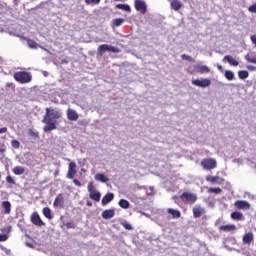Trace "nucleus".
Masks as SVG:
<instances>
[{
  "label": "nucleus",
  "instance_id": "39448f33",
  "mask_svg": "<svg viewBox=\"0 0 256 256\" xmlns=\"http://www.w3.org/2000/svg\"><path fill=\"white\" fill-rule=\"evenodd\" d=\"M201 165L203 169H206L207 171H211V169L217 168V160L213 158H206L202 160Z\"/></svg>",
  "mask_w": 256,
  "mask_h": 256
},
{
  "label": "nucleus",
  "instance_id": "a211bd4d",
  "mask_svg": "<svg viewBox=\"0 0 256 256\" xmlns=\"http://www.w3.org/2000/svg\"><path fill=\"white\" fill-rule=\"evenodd\" d=\"M230 217L231 219H233V221H243V219H245V217L243 216V213L239 211L232 212Z\"/></svg>",
  "mask_w": 256,
  "mask_h": 256
},
{
  "label": "nucleus",
  "instance_id": "3c124183",
  "mask_svg": "<svg viewBox=\"0 0 256 256\" xmlns=\"http://www.w3.org/2000/svg\"><path fill=\"white\" fill-rule=\"evenodd\" d=\"M148 195H155V192L153 190V187L149 188Z\"/></svg>",
  "mask_w": 256,
  "mask_h": 256
},
{
  "label": "nucleus",
  "instance_id": "c85d7f7f",
  "mask_svg": "<svg viewBox=\"0 0 256 256\" xmlns=\"http://www.w3.org/2000/svg\"><path fill=\"white\" fill-rule=\"evenodd\" d=\"M116 9H121L122 11H126V13H131V6H129V4H118L116 5Z\"/></svg>",
  "mask_w": 256,
  "mask_h": 256
},
{
  "label": "nucleus",
  "instance_id": "5701e85b",
  "mask_svg": "<svg viewBox=\"0 0 256 256\" xmlns=\"http://www.w3.org/2000/svg\"><path fill=\"white\" fill-rule=\"evenodd\" d=\"M95 181H99L100 183H107L109 178L106 177L105 174L98 173L94 176Z\"/></svg>",
  "mask_w": 256,
  "mask_h": 256
},
{
  "label": "nucleus",
  "instance_id": "13d9d810",
  "mask_svg": "<svg viewBox=\"0 0 256 256\" xmlns=\"http://www.w3.org/2000/svg\"><path fill=\"white\" fill-rule=\"evenodd\" d=\"M13 1H17V0H13Z\"/></svg>",
  "mask_w": 256,
  "mask_h": 256
},
{
  "label": "nucleus",
  "instance_id": "9d476101",
  "mask_svg": "<svg viewBox=\"0 0 256 256\" xmlns=\"http://www.w3.org/2000/svg\"><path fill=\"white\" fill-rule=\"evenodd\" d=\"M205 213H207V211L205 210V207H203L201 205H196L193 208V215H194L195 218L203 217V215H205Z\"/></svg>",
  "mask_w": 256,
  "mask_h": 256
},
{
  "label": "nucleus",
  "instance_id": "f3484780",
  "mask_svg": "<svg viewBox=\"0 0 256 256\" xmlns=\"http://www.w3.org/2000/svg\"><path fill=\"white\" fill-rule=\"evenodd\" d=\"M254 236H253V232H248L243 236V243L244 245H251V242L253 241Z\"/></svg>",
  "mask_w": 256,
  "mask_h": 256
},
{
  "label": "nucleus",
  "instance_id": "c9c22d12",
  "mask_svg": "<svg viewBox=\"0 0 256 256\" xmlns=\"http://www.w3.org/2000/svg\"><path fill=\"white\" fill-rule=\"evenodd\" d=\"M86 5H99L101 0H85Z\"/></svg>",
  "mask_w": 256,
  "mask_h": 256
},
{
  "label": "nucleus",
  "instance_id": "412c9836",
  "mask_svg": "<svg viewBox=\"0 0 256 256\" xmlns=\"http://www.w3.org/2000/svg\"><path fill=\"white\" fill-rule=\"evenodd\" d=\"M170 7H171V9H173V11H179V9H181V7H183V3L180 0H173L170 3Z\"/></svg>",
  "mask_w": 256,
  "mask_h": 256
},
{
  "label": "nucleus",
  "instance_id": "6e6d98bb",
  "mask_svg": "<svg viewBox=\"0 0 256 256\" xmlns=\"http://www.w3.org/2000/svg\"><path fill=\"white\" fill-rule=\"evenodd\" d=\"M197 200V196H193V201L195 202Z\"/></svg>",
  "mask_w": 256,
  "mask_h": 256
},
{
  "label": "nucleus",
  "instance_id": "423d86ee",
  "mask_svg": "<svg viewBox=\"0 0 256 256\" xmlns=\"http://www.w3.org/2000/svg\"><path fill=\"white\" fill-rule=\"evenodd\" d=\"M134 7L136 11H138L142 15H145V13H147V3L145 2V0H135Z\"/></svg>",
  "mask_w": 256,
  "mask_h": 256
},
{
  "label": "nucleus",
  "instance_id": "37998d69",
  "mask_svg": "<svg viewBox=\"0 0 256 256\" xmlns=\"http://www.w3.org/2000/svg\"><path fill=\"white\" fill-rule=\"evenodd\" d=\"M7 239H9V236H7V234H0V242L7 241Z\"/></svg>",
  "mask_w": 256,
  "mask_h": 256
},
{
  "label": "nucleus",
  "instance_id": "8fccbe9b",
  "mask_svg": "<svg viewBox=\"0 0 256 256\" xmlns=\"http://www.w3.org/2000/svg\"><path fill=\"white\" fill-rule=\"evenodd\" d=\"M3 133H7V127L0 128V135Z\"/></svg>",
  "mask_w": 256,
  "mask_h": 256
},
{
  "label": "nucleus",
  "instance_id": "f704fd0d",
  "mask_svg": "<svg viewBox=\"0 0 256 256\" xmlns=\"http://www.w3.org/2000/svg\"><path fill=\"white\" fill-rule=\"evenodd\" d=\"M223 190L221 188H209L208 193H215V195H219Z\"/></svg>",
  "mask_w": 256,
  "mask_h": 256
},
{
  "label": "nucleus",
  "instance_id": "cd10ccee",
  "mask_svg": "<svg viewBox=\"0 0 256 256\" xmlns=\"http://www.w3.org/2000/svg\"><path fill=\"white\" fill-rule=\"evenodd\" d=\"M119 207H121V209H129V207H131V204L129 203V201L125 200V199H120L118 202Z\"/></svg>",
  "mask_w": 256,
  "mask_h": 256
},
{
  "label": "nucleus",
  "instance_id": "603ef678",
  "mask_svg": "<svg viewBox=\"0 0 256 256\" xmlns=\"http://www.w3.org/2000/svg\"><path fill=\"white\" fill-rule=\"evenodd\" d=\"M86 205H87V207H93V203H92L91 201H88V202L86 203Z\"/></svg>",
  "mask_w": 256,
  "mask_h": 256
},
{
  "label": "nucleus",
  "instance_id": "ddd939ff",
  "mask_svg": "<svg viewBox=\"0 0 256 256\" xmlns=\"http://www.w3.org/2000/svg\"><path fill=\"white\" fill-rule=\"evenodd\" d=\"M194 69H196V72L200 73V75H205L211 71V68H209V66L201 64L194 66Z\"/></svg>",
  "mask_w": 256,
  "mask_h": 256
},
{
  "label": "nucleus",
  "instance_id": "6ab92c4d",
  "mask_svg": "<svg viewBox=\"0 0 256 256\" xmlns=\"http://www.w3.org/2000/svg\"><path fill=\"white\" fill-rule=\"evenodd\" d=\"M115 199V194L113 193H107L103 198H102V205H107L111 203V201Z\"/></svg>",
  "mask_w": 256,
  "mask_h": 256
},
{
  "label": "nucleus",
  "instance_id": "7c9ffc66",
  "mask_svg": "<svg viewBox=\"0 0 256 256\" xmlns=\"http://www.w3.org/2000/svg\"><path fill=\"white\" fill-rule=\"evenodd\" d=\"M42 213H43L44 217H46V219H53V215L51 214V208H49V207L43 208Z\"/></svg>",
  "mask_w": 256,
  "mask_h": 256
},
{
  "label": "nucleus",
  "instance_id": "72a5a7b5",
  "mask_svg": "<svg viewBox=\"0 0 256 256\" xmlns=\"http://www.w3.org/2000/svg\"><path fill=\"white\" fill-rule=\"evenodd\" d=\"M122 23H125V19L117 18L113 21L114 27H121Z\"/></svg>",
  "mask_w": 256,
  "mask_h": 256
},
{
  "label": "nucleus",
  "instance_id": "4be33fe9",
  "mask_svg": "<svg viewBox=\"0 0 256 256\" xmlns=\"http://www.w3.org/2000/svg\"><path fill=\"white\" fill-rule=\"evenodd\" d=\"M223 61H227L229 63V65H232V67H237L239 65V61H237L234 58H232L231 55H226L223 58Z\"/></svg>",
  "mask_w": 256,
  "mask_h": 256
},
{
  "label": "nucleus",
  "instance_id": "a19ab883",
  "mask_svg": "<svg viewBox=\"0 0 256 256\" xmlns=\"http://www.w3.org/2000/svg\"><path fill=\"white\" fill-rule=\"evenodd\" d=\"M6 181L9 183V185H15V180L11 176H7Z\"/></svg>",
  "mask_w": 256,
  "mask_h": 256
},
{
  "label": "nucleus",
  "instance_id": "1a4fd4ad",
  "mask_svg": "<svg viewBox=\"0 0 256 256\" xmlns=\"http://www.w3.org/2000/svg\"><path fill=\"white\" fill-rule=\"evenodd\" d=\"M235 207L237 209H242L243 211H247L251 209V204L245 200H237L235 202Z\"/></svg>",
  "mask_w": 256,
  "mask_h": 256
},
{
  "label": "nucleus",
  "instance_id": "e433bc0d",
  "mask_svg": "<svg viewBox=\"0 0 256 256\" xmlns=\"http://www.w3.org/2000/svg\"><path fill=\"white\" fill-rule=\"evenodd\" d=\"M28 47H30V49H37L38 45L36 44L35 41L29 40L28 41Z\"/></svg>",
  "mask_w": 256,
  "mask_h": 256
},
{
  "label": "nucleus",
  "instance_id": "bb28decb",
  "mask_svg": "<svg viewBox=\"0 0 256 256\" xmlns=\"http://www.w3.org/2000/svg\"><path fill=\"white\" fill-rule=\"evenodd\" d=\"M206 181H209L210 183H221L223 179L219 176H207Z\"/></svg>",
  "mask_w": 256,
  "mask_h": 256
},
{
  "label": "nucleus",
  "instance_id": "de8ad7c7",
  "mask_svg": "<svg viewBox=\"0 0 256 256\" xmlns=\"http://www.w3.org/2000/svg\"><path fill=\"white\" fill-rule=\"evenodd\" d=\"M250 39H251L253 45L256 46V35H252V36L250 37Z\"/></svg>",
  "mask_w": 256,
  "mask_h": 256
},
{
  "label": "nucleus",
  "instance_id": "c03bdc74",
  "mask_svg": "<svg viewBox=\"0 0 256 256\" xmlns=\"http://www.w3.org/2000/svg\"><path fill=\"white\" fill-rule=\"evenodd\" d=\"M248 11H249L250 13H256V4L250 6V7L248 8Z\"/></svg>",
  "mask_w": 256,
  "mask_h": 256
},
{
  "label": "nucleus",
  "instance_id": "2f4dec72",
  "mask_svg": "<svg viewBox=\"0 0 256 256\" xmlns=\"http://www.w3.org/2000/svg\"><path fill=\"white\" fill-rule=\"evenodd\" d=\"M224 77H226L228 81H233V79H235V73H233V71L231 70H226L224 73Z\"/></svg>",
  "mask_w": 256,
  "mask_h": 256
},
{
  "label": "nucleus",
  "instance_id": "aec40b11",
  "mask_svg": "<svg viewBox=\"0 0 256 256\" xmlns=\"http://www.w3.org/2000/svg\"><path fill=\"white\" fill-rule=\"evenodd\" d=\"M167 213L172 216V219H179L181 217V211L173 208H168Z\"/></svg>",
  "mask_w": 256,
  "mask_h": 256
},
{
  "label": "nucleus",
  "instance_id": "a18cd8bd",
  "mask_svg": "<svg viewBox=\"0 0 256 256\" xmlns=\"http://www.w3.org/2000/svg\"><path fill=\"white\" fill-rule=\"evenodd\" d=\"M1 249L6 253V255H11V249H7L5 247H1Z\"/></svg>",
  "mask_w": 256,
  "mask_h": 256
},
{
  "label": "nucleus",
  "instance_id": "4468645a",
  "mask_svg": "<svg viewBox=\"0 0 256 256\" xmlns=\"http://www.w3.org/2000/svg\"><path fill=\"white\" fill-rule=\"evenodd\" d=\"M53 205L55 207L63 208V206L65 205V198L63 197V194H58L56 196Z\"/></svg>",
  "mask_w": 256,
  "mask_h": 256
},
{
  "label": "nucleus",
  "instance_id": "a878e982",
  "mask_svg": "<svg viewBox=\"0 0 256 256\" xmlns=\"http://www.w3.org/2000/svg\"><path fill=\"white\" fill-rule=\"evenodd\" d=\"M2 207L4 209L5 215H9V213H11V202L9 201L2 202Z\"/></svg>",
  "mask_w": 256,
  "mask_h": 256
},
{
  "label": "nucleus",
  "instance_id": "4d7b16f0",
  "mask_svg": "<svg viewBox=\"0 0 256 256\" xmlns=\"http://www.w3.org/2000/svg\"><path fill=\"white\" fill-rule=\"evenodd\" d=\"M172 199H177V197H176V196H173Z\"/></svg>",
  "mask_w": 256,
  "mask_h": 256
},
{
  "label": "nucleus",
  "instance_id": "9b49d317",
  "mask_svg": "<svg viewBox=\"0 0 256 256\" xmlns=\"http://www.w3.org/2000/svg\"><path fill=\"white\" fill-rule=\"evenodd\" d=\"M77 164L75 162H71L68 167L67 179H73L77 173Z\"/></svg>",
  "mask_w": 256,
  "mask_h": 256
},
{
  "label": "nucleus",
  "instance_id": "f257e3e1",
  "mask_svg": "<svg viewBox=\"0 0 256 256\" xmlns=\"http://www.w3.org/2000/svg\"><path fill=\"white\" fill-rule=\"evenodd\" d=\"M63 117V112L58 108H46L45 115L42 119V123L46 124L43 127L44 133H50V131H55L57 129V119H61Z\"/></svg>",
  "mask_w": 256,
  "mask_h": 256
},
{
  "label": "nucleus",
  "instance_id": "5fc2aeb1",
  "mask_svg": "<svg viewBox=\"0 0 256 256\" xmlns=\"http://www.w3.org/2000/svg\"><path fill=\"white\" fill-rule=\"evenodd\" d=\"M218 69H219V71H223V66L222 65H218Z\"/></svg>",
  "mask_w": 256,
  "mask_h": 256
},
{
  "label": "nucleus",
  "instance_id": "49530a36",
  "mask_svg": "<svg viewBox=\"0 0 256 256\" xmlns=\"http://www.w3.org/2000/svg\"><path fill=\"white\" fill-rule=\"evenodd\" d=\"M73 183H74V185H76V187H81V182L79 180L74 179Z\"/></svg>",
  "mask_w": 256,
  "mask_h": 256
},
{
  "label": "nucleus",
  "instance_id": "09e8293b",
  "mask_svg": "<svg viewBox=\"0 0 256 256\" xmlns=\"http://www.w3.org/2000/svg\"><path fill=\"white\" fill-rule=\"evenodd\" d=\"M247 69H248L249 71H255V70H256V67L253 66V65H248V66H247Z\"/></svg>",
  "mask_w": 256,
  "mask_h": 256
},
{
  "label": "nucleus",
  "instance_id": "f8f14e48",
  "mask_svg": "<svg viewBox=\"0 0 256 256\" xmlns=\"http://www.w3.org/2000/svg\"><path fill=\"white\" fill-rule=\"evenodd\" d=\"M66 115L68 118V121H77L79 119V114L77 113V111L68 108V110L66 111Z\"/></svg>",
  "mask_w": 256,
  "mask_h": 256
},
{
  "label": "nucleus",
  "instance_id": "0eeeda50",
  "mask_svg": "<svg viewBox=\"0 0 256 256\" xmlns=\"http://www.w3.org/2000/svg\"><path fill=\"white\" fill-rule=\"evenodd\" d=\"M193 85L196 87H201L202 89H205L207 87H211V79L209 78H201L193 80Z\"/></svg>",
  "mask_w": 256,
  "mask_h": 256
},
{
  "label": "nucleus",
  "instance_id": "ea45409f",
  "mask_svg": "<svg viewBox=\"0 0 256 256\" xmlns=\"http://www.w3.org/2000/svg\"><path fill=\"white\" fill-rule=\"evenodd\" d=\"M181 59H183L184 61H193V58H191V56L187 54H182Z\"/></svg>",
  "mask_w": 256,
  "mask_h": 256
},
{
  "label": "nucleus",
  "instance_id": "6e6552de",
  "mask_svg": "<svg viewBox=\"0 0 256 256\" xmlns=\"http://www.w3.org/2000/svg\"><path fill=\"white\" fill-rule=\"evenodd\" d=\"M31 223H33V225H36V227H43V225H45V222L41 220V216H39L37 212L32 213Z\"/></svg>",
  "mask_w": 256,
  "mask_h": 256
},
{
  "label": "nucleus",
  "instance_id": "f03ea898",
  "mask_svg": "<svg viewBox=\"0 0 256 256\" xmlns=\"http://www.w3.org/2000/svg\"><path fill=\"white\" fill-rule=\"evenodd\" d=\"M107 51L110 53H121V49L118 47L109 44H101L97 49V57H103Z\"/></svg>",
  "mask_w": 256,
  "mask_h": 256
},
{
  "label": "nucleus",
  "instance_id": "2eb2a0df",
  "mask_svg": "<svg viewBox=\"0 0 256 256\" xmlns=\"http://www.w3.org/2000/svg\"><path fill=\"white\" fill-rule=\"evenodd\" d=\"M229 245H237V240L234 237H228L224 240V247L225 249H228V251H231V248H229Z\"/></svg>",
  "mask_w": 256,
  "mask_h": 256
},
{
  "label": "nucleus",
  "instance_id": "4c0bfd02",
  "mask_svg": "<svg viewBox=\"0 0 256 256\" xmlns=\"http://www.w3.org/2000/svg\"><path fill=\"white\" fill-rule=\"evenodd\" d=\"M124 229H126L127 231H131L133 229V226H131V224H129V222H123L122 223Z\"/></svg>",
  "mask_w": 256,
  "mask_h": 256
},
{
  "label": "nucleus",
  "instance_id": "7ed1b4c3",
  "mask_svg": "<svg viewBox=\"0 0 256 256\" xmlns=\"http://www.w3.org/2000/svg\"><path fill=\"white\" fill-rule=\"evenodd\" d=\"M14 79L18 83L27 84V83H31V80L33 79V76L31 75L30 72L22 71V72L14 73Z\"/></svg>",
  "mask_w": 256,
  "mask_h": 256
},
{
  "label": "nucleus",
  "instance_id": "20e7f679",
  "mask_svg": "<svg viewBox=\"0 0 256 256\" xmlns=\"http://www.w3.org/2000/svg\"><path fill=\"white\" fill-rule=\"evenodd\" d=\"M88 193H90L89 197L93 201H96V202L101 201V192L95 190V187L93 186V182H90L88 184Z\"/></svg>",
  "mask_w": 256,
  "mask_h": 256
},
{
  "label": "nucleus",
  "instance_id": "b1692460",
  "mask_svg": "<svg viewBox=\"0 0 256 256\" xmlns=\"http://www.w3.org/2000/svg\"><path fill=\"white\" fill-rule=\"evenodd\" d=\"M180 197L182 201H184V203H189V201H193V194L189 192H184Z\"/></svg>",
  "mask_w": 256,
  "mask_h": 256
},
{
  "label": "nucleus",
  "instance_id": "79ce46f5",
  "mask_svg": "<svg viewBox=\"0 0 256 256\" xmlns=\"http://www.w3.org/2000/svg\"><path fill=\"white\" fill-rule=\"evenodd\" d=\"M6 150L7 148L5 147V144L0 142V155H3Z\"/></svg>",
  "mask_w": 256,
  "mask_h": 256
},
{
  "label": "nucleus",
  "instance_id": "393cba45",
  "mask_svg": "<svg viewBox=\"0 0 256 256\" xmlns=\"http://www.w3.org/2000/svg\"><path fill=\"white\" fill-rule=\"evenodd\" d=\"M235 229H237V227L234 224L220 226V231H225L226 233L229 231H235Z\"/></svg>",
  "mask_w": 256,
  "mask_h": 256
},
{
  "label": "nucleus",
  "instance_id": "dca6fc26",
  "mask_svg": "<svg viewBox=\"0 0 256 256\" xmlns=\"http://www.w3.org/2000/svg\"><path fill=\"white\" fill-rule=\"evenodd\" d=\"M103 219H113L115 217V209H108L102 212Z\"/></svg>",
  "mask_w": 256,
  "mask_h": 256
},
{
  "label": "nucleus",
  "instance_id": "473e14b6",
  "mask_svg": "<svg viewBox=\"0 0 256 256\" xmlns=\"http://www.w3.org/2000/svg\"><path fill=\"white\" fill-rule=\"evenodd\" d=\"M238 77L239 79H242V80L247 79L249 77V71L247 70L238 71Z\"/></svg>",
  "mask_w": 256,
  "mask_h": 256
},
{
  "label": "nucleus",
  "instance_id": "864d4df0",
  "mask_svg": "<svg viewBox=\"0 0 256 256\" xmlns=\"http://www.w3.org/2000/svg\"><path fill=\"white\" fill-rule=\"evenodd\" d=\"M57 175H59V170H56V171L54 172V177H57Z\"/></svg>",
  "mask_w": 256,
  "mask_h": 256
},
{
  "label": "nucleus",
  "instance_id": "c756f323",
  "mask_svg": "<svg viewBox=\"0 0 256 256\" xmlns=\"http://www.w3.org/2000/svg\"><path fill=\"white\" fill-rule=\"evenodd\" d=\"M12 171L14 175H23V173H25V168L23 166H16Z\"/></svg>",
  "mask_w": 256,
  "mask_h": 256
},
{
  "label": "nucleus",
  "instance_id": "58836bf2",
  "mask_svg": "<svg viewBox=\"0 0 256 256\" xmlns=\"http://www.w3.org/2000/svg\"><path fill=\"white\" fill-rule=\"evenodd\" d=\"M11 145L14 147V149H19L21 143H19L17 140H12Z\"/></svg>",
  "mask_w": 256,
  "mask_h": 256
}]
</instances>
